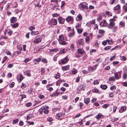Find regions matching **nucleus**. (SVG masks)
Segmentation results:
<instances>
[{"mask_svg": "<svg viewBox=\"0 0 127 127\" xmlns=\"http://www.w3.org/2000/svg\"><path fill=\"white\" fill-rule=\"evenodd\" d=\"M117 18V17L115 16H114L113 18L110 20V23L109 24L108 27L109 28H111L114 26L115 25V23L114 22L116 20Z\"/></svg>", "mask_w": 127, "mask_h": 127, "instance_id": "1", "label": "nucleus"}, {"mask_svg": "<svg viewBox=\"0 0 127 127\" xmlns=\"http://www.w3.org/2000/svg\"><path fill=\"white\" fill-rule=\"evenodd\" d=\"M80 8L82 10H83L85 9H87L88 8L87 4L85 3H81L80 5Z\"/></svg>", "mask_w": 127, "mask_h": 127, "instance_id": "2", "label": "nucleus"}, {"mask_svg": "<svg viewBox=\"0 0 127 127\" xmlns=\"http://www.w3.org/2000/svg\"><path fill=\"white\" fill-rule=\"evenodd\" d=\"M57 23V20L55 19H53L51 20L48 23V24L50 25H56Z\"/></svg>", "mask_w": 127, "mask_h": 127, "instance_id": "3", "label": "nucleus"}, {"mask_svg": "<svg viewBox=\"0 0 127 127\" xmlns=\"http://www.w3.org/2000/svg\"><path fill=\"white\" fill-rule=\"evenodd\" d=\"M42 39V38L41 37H39L36 38L33 41V42L34 44H38L40 42Z\"/></svg>", "mask_w": 127, "mask_h": 127, "instance_id": "4", "label": "nucleus"}, {"mask_svg": "<svg viewBox=\"0 0 127 127\" xmlns=\"http://www.w3.org/2000/svg\"><path fill=\"white\" fill-rule=\"evenodd\" d=\"M42 107H44V109H43L44 113L46 114H48L49 112V110H48L49 107L48 106H42Z\"/></svg>", "mask_w": 127, "mask_h": 127, "instance_id": "5", "label": "nucleus"}, {"mask_svg": "<svg viewBox=\"0 0 127 127\" xmlns=\"http://www.w3.org/2000/svg\"><path fill=\"white\" fill-rule=\"evenodd\" d=\"M95 19L93 20L88 22L86 24L87 26L88 27H90L92 24H95Z\"/></svg>", "mask_w": 127, "mask_h": 127, "instance_id": "6", "label": "nucleus"}, {"mask_svg": "<svg viewBox=\"0 0 127 127\" xmlns=\"http://www.w3.org/2000/svg\"><path fill=\"white\" fill-rule=\"evenodd\" d=\"M100 26L101 27H106L107 26V23L105 20H103L100 24Z\"/></svg>", "mask_w": 127, "mask_h": 127, "instance_id": "7", "label": "nucleus"}, {"mask_svg": "<svg viewBox=\"0 0 127 127\" xmlns=\"http://www.w3.org/2000/svg\"><path fill=\"white\" fill-rule=\"evenodd\" d=\"M58 20L60 24H63L64 23L65 20L62 17H60L58 18Z\"/></svg>", "mask_w": 127, "mask_h": 127, "instance_id": "8", "label": "nucleus"}, {"mask_svg": "<svg viewBox=\"0 0 127 127\" xmlns=\"http://www.w3.org/2000/svg\"><path fill=\"white\" fill-rule=\"evenodd\" d=\"M64 113L63 114L62 113H59L57 114L56 116V118L57 119H59L61 117L63 116V115L64 116Z\"/></svg>", "mask_w": 127, "mask_h": 127, "instance_id": "9", "label": "nucleus"}, {"mask_svg": "<svg viewBox=\"0 0 127 127\" xmlns=\"http://www.w3.org/2000/svg\"><path fill=\"white\" fill-rule=\"evenodd\" d=\"M82 19V16L80 14H79L77 16L76 19V21H81Z\"/></svg>", "mask_w": 127, "mask_h": 127, "instance_id": "10", "label": "nucleus"}, {"mask_svg": "<svg viewBox=\"0 0 127 127\" xmlns=\"http://www.w3.org/2000/svg\"><path fill=\"white\" fill-rule=\"evenodd\" d=\"M126 108L125 106H123L121 107L119 110V112L120 113H122L124 111H126Z\"/></svg>", "mask_w": 127, "mask_h": 127, "instance_id": "11", "label": "nucleus"}, {"mask_svg": "<svg viewBox=\"0 0 127 127\" xmlns=\"http://www.w3.org/2000/svg\"><path fill=\"white\" fill-rule=\"evenodd\" d=\"M76 42L80 45L82 46L84 44L83 41L82 40V39H81L78 40Z\"/></svg>", "mask_w": 127, "mask_h": 127, "instance_id": "12", "label": "nucleus"}, {"mask_svg": "<svg viewBox=\"0 0 127 127\" xmlns=\"http://www.w3.org/2000/svg\"><path fill=\"white\" fill-rule=\"evenodd\" d=\"M68 60V59L67 57H66L63 59L61 60V61L62 63L63 64H65L66 63Z\"/></svg>", "mask_w": 127, "mask_h": 127, "instance_id": "13", "label": "nucleus"}, {"mask_svg": "<svg viewBox=\"0 0 127 127\" xmlns=\"http://www.w3.org/2000/svg\"><path fill=\"white\" fill-rule=\"evenodd\" d=\"M24 73L27 76L29 77H31V75L30 73V71L29 70H26L24 72Z\"/></svg>", "mask_w": 127, "mask_h": 127, "instance_id": "14", "label": "nucleus"}, {"mask_svg": "<svg viewBox=\"0 0 127 127\" xmlns=\"http://www.w3.org/2000/svg\"><path fill=\"white\" fill-rule=\"evenodd\" d=\"M114 75L116 79H118L121 77V74L120 73L118 74L117 73H116L114 74Z\"/></svg>", "mask_w": 127, "mask_h": 127, "instance_id": "15", "label": "nucleus"}, {"mask_svg": "<svg viewBox=\"0 0 127 127\" xmlns=\"http://www.w3.org/2000/svg\"><path fill=\"white\" fill-rule=\"evenodd\" d=\"M7 32V33L9 35H11V34L12 33V31L11 30H10L8 29L5 30L4 31V34L5 35L6 33V32Z\"/></svg>", "mask_w": 127, "mask_h": 127, "instance_id": "16", "label": "nucleus"}, {"mask_svg": "<svg viewBox=\"0 0 127 127\" xmlns=\"http://www.w3.org/2000/svg\"><path fill=\"white\" fill-rule=\"evenodd\" d=\"M69 65H67L66 66L63 67H62V69L63 71H66L68 70L69 69Z\"/></svg>", "mask_w": 127, "mask_h": 127, "instance_id": "17", "label": "nucleus"}, {"mask_svg": "<svg viewBox=\"0 0 127 127\" xmlns=\"http://www.w3.org/2000/svg\"><path fill=\"white\" fill-rule=\"evenodd\" d=\"M115 79L114 77H111L109 78V80L107 82V83H110L113 81H115Z\"/></svg>", "mask_w": 127, "mask_h": 127, "instance_id": "18", "label": "nucleus"}, {"mask_svg": "<svg viewBox=\"0 0 127 127\" xmlns=\"http://www.w3.org/2000/svg\"><path fill=\"white\" fill-rule=\"evenodd\" d=\"M102 117V118L103 117V116L101 113H98V115L96 116V118L97 120H99L100 118H101Z\"/></svg>", "mask_w": 127, "mask_h": 127, "instance_id": "19", "label": "nucleus"}, {"mask_svg": "<svg viewBox=\"0 0 127 127\" xmlns=\"http://www.w3.org/2000/svg\"><path fill=\"white\" fill-rule=\"evenodd\" d=\"M17 20L16 18L14 17H12L10 19V22L11 23H13L15 22Z\"/></svg>", "mask_w": 127, "mask_h": 127, "instance_id": "20", "label": "nucleus"}, {"mask_svg": "<svg viewBox=\"0 0 127 127\" xmlns=\"http://www.w3.org/2000/svg\"><path fill=\"white\" fill-rule=\"evenodd\" d=\"M90 98H85L84 101L86 104H88L90 102Z\"/></svg>", "mask_w": 127, "mask_h": 127, "instance_id": "21", "label": "nucleus"}, {"mask_svg": "<svg viewBox=\"0 0 127 127\" xmlns=\"http://www.w3.org/2000/svg\"><path fill=\"white\" fill-rule=\"evenodd\" d=\"M39 32L38 31H32L31 32V33L32 35H37L39 34Z\"/></svg>", "mask_w": 127, "mask_h": 127, "instance_id": "22", "label": "nucleus"}, {"mask_svg": "<svg viewBox=\"0 0 127 127\" xmlns=\"http://www.w3.org/2000/svg\"><path fill=\"white\" fill-rule=\"evenodd\" d=\"M73 19L70 16H68L66 18V21L67 22H69L70 21H72L73 20Z\"/></svg>", "mask_w": 127, "mask_h": 127, "instance_id": "23", "label": "nucleus"}, {"mask_svg": "<svg viewBox=\"0 0 127 127\" xmlns=\"http://www.w3.org/2000/svg\"><path fill=\"white\" fill-rule=\"evenodd\" d=\"M33 117V115L32 114H29L27 116V120H29L31 118Z\"/></svg>", "mask_w": 127, "mask_h": 127, "instance_id": "24", "label": "nucleus"}, {"mask_svg": "<svg viewBox=\"0 0 127 127\" xmlns=\"http://www.w3.org/2000/svg\"><path fill=\"white\" fill-rule=\"evenodd\" d=\"M123 8L124 11L127 12V3L123 6Z\"/></svg>", "mask_w": 127, "mask_h": 127, "instance_id": "25", "label": "nucleus"}, {"mask_svg": "<svg viewBox=\"0 0 127 127\" xmlns=\"http://www.w3.org/2000/svg\"><path fill=\"white\" fill-rule=\"evenodd\" d=\"M74 35L75 32L74 31H73L72 32H70L68 34V36L70 37L73 36Z\"/></svg>", "mask_w": 127, "mask_h": 127, "instance_id": "26", "label": "nucleus"}, {"mask_svg": "<svg viewBox=\"0 0 127 127\" xmlns=\"http://www.w3.org/2000/svg\"><path fill=\"white\" fill-rule=\"evenodd\" d=\"M59 43L60 44L63 45H66L67 44V42L64 41H59Z\"/></svg>", "mask_w": 127, "mask_h": 127, "instance_id": "27", "label": "nucleus"}, {"mask_svg": "<svg viewBox=\"0 0 127 127\" xmlns=\"http://www.w3.org/2000/svg\"><path fill=\"white\" fill-rule=\"evenodd\" d=\"M100 87L103 90L106 89L107 87V86L106 85H101Z\"/></svg>", "mask_w": 127, "mask_h": 127, "instance_id": "28", "label": "nucleus"}, {"mask_svg": "<svg viewBox=\"0 0 127 127\" xmlns=\"http://www.w3.org/2000/svg\"><path fill=\"white\" fill-rule=\"evenodd\" d=\"M77 52L79 54H83L84 52V51L81 49H78Z\"/></svg>", "mask_w": 127, "mask_h": 127, "instance_id": "29", "label": "nucleus"}, {"mask_svg": "<svg viewBox=\"0 0 127 127\" xmlns=\"http://www.w3.org/2000/svg\"><path fill=\"white\" fill-rule=\"evenodd\" d=\"M59 94L57 92L54 93L53 94L50 95L51 96H57Z\"/></svg>", "mask_w": 127, "mask_h": 127, "instance_id": "30", "label": "nucleus"}, {"mask_svg": "<svg viewBox=\"0 0 127 127\" xmlns=\"http://www.w3.org/2000/svg\"><path fill=\"white\" fill-rule=\"evenodd\" d=\"M58 50V49L57 48H54L52 49H50L49 51L51 52H56Z\"/></svg>", "mask_w": 127, "mask_h": 127, "instance_id": "31", "label": "nucleus"}, {"mask_svg": "<svg viewBox=\"0 0 127 127\" xmlns=\"http://www.w3.org/2000/svg\"><path fill=\"white\" fill-rule=\"evenodd\" d=\"M12 27L14 28L17 27L18 26V24L17 23H15L11 25Z\"/></svg>", "mask_w": 127, "mask_h": 127, "instance_id": "32", "label": "nucleus"}, {"mask_svg": "<svg viewBox=\"0 0 127 127\" xmlns=\"http://www.w3.org/2000/svg\"><path fill=\"white\" fill-rule=\"evenodd\" d=\"M121 27H124L125 26V22L123 21H121L119 24Z\"/></svg>", "mask_w": 127, "mask_h": 127, "instance_id": "33", "label": "nucleus"}, {"mask_svg": "<svg viewBox=\"0 0 127 127\" xmlns=\"http://www.w3.org/2000/svg\"><path fill=\"white\" fill-rule=\"evenodd\" d=\"M121 6L120 4H118L115 7L114 9L115 10H118L120 8Z\"/></svg>", "mask_w": 127, "mask_h": 127, "instance_id": "34", "label": "nucleus"}, {"mask_svg": "<svg viewBox=\"0 0 127 127\" xmlns=\"http://www.w3.org/2000/svg\"><path fill=\"white\" fill-rule=\"evenodd\" d=\"M59 39L60 41H63L64 39V38L63 36L61 35L59 36Z\"/></svg>", "mask_w": 127, "mask_h": 127, "instance_id": "35", "label": "nucleus"}, {"mask_svg": "<svg viewBox=\"0 0 127 127\" xmlns=\"http://www.w3.org/2000/svg\"><path fill=\"white\" fill-rule=\"evenodd\" d=\"M110 105L109 104H105L103 105L102 107L104 108H106L108 107Z\"/></svg>", "mask_w": 127, "mask_h": 127, "instance_id": "36", "label": "nucleus"}, {"mask_svg": "<svg viewBox=\"0 0 127 127\" xmlns=\"http://www.w3.org/2000/svg\"><path fill=\"white\" fill-rule=\"evenodd\" d=\"M44 107H41V108H40L39 110V111L40 112V114H42V112L43 111V109H44Z\"/></svg>", "mask_w": 127, "mask_h": 127, "instance_id": "37", "label": "nucleus"}, {"mask_svg": "<svg viewBox=\"0 0 127 127\" xmlns=\"http://www.w3.org/2000/svg\"><path fill=\"white\" fill-rule=\"evenodd\" d=\"M72 74H75L77 73L76 70L74 68H73L72 70Z\"/></svg>", "mask_w": 127, "mask_h": 127, "instance_id": "38", "label": "nucleus"}, {"mask_svg": "<svg viewBox=\"0 0 127 127\" xmlns=\"http://www.w3.org/2000/svg\"><path fill=\"white\" fill-rule=\"evenodd\" d=\"M41 60V59L40 58H38L37 59H33V61H35L36 62H40Z\"/></svg>", "mask_w": 127, "mask_h": 127, "instance_id": "39", "label": "nucleus"}, {"mask_svg": "<svg viewBox=\"0 0 127 127\" xmlns=\"http://www.w3.org/2000/svg\"><path fill=\"white\" fill-rule=\"evenodd\" d=\"M26 84H25L24 83H22V85L21 87L22 89H24L26 87Z\"/></svg>", "mask_w": 127, "mask_h": 127, "instance_id": "40", "label": "nucleus"}, {"mask_svg": "<svg viewBox=\"0 0 127 127\" xmlns=\"http://www.w3.org/2000/svg\"><path fill=\"white\" fill-rule=\"evenodd\" d=\"M66 49H63L61 50L60 52L59 53H64L66 52Z\"/></svg>", "mask_w": 127, "mask_h": 127, "instance_id": "41", "label": "nucleus"}, {"mask_svg": "<svg viewBox=\"0 0 127 127\" xmlns=\"http://www.w3.org/2000/svg\"><path fill=\"white\" fill-rule=\"evenodd\" d=\"M116 87L115 85H113L110 88V90L112 91H113L114 89H115Z\"/></svg>", "mask_w": 127, "mask_h": 127, "instance_id": "42", "label": "nucleus"}, {"mask_svg": "<svg viewBox=\"0 0 127 127\" xmlns=\"http://www.w3.org/2000/svg\"><path fill=\"white\" fill-rule=\"evenodd\" d=\"M30 60H31L29 58H27L25 59V60L24 61V62L25 63H26L30 61Z\"/></svg>", "mask_w": 127, "mask_h": 127, "instance_id": "43", "label": "nucleus"}, {"mask_svg": "<svg viewBox=\"0 0 127 127\" xmlns=\"http://www.w3.org/2000/svg\"><path fill=\"white\" fill-rule=\"evenodd\" d=\"M42 62L45 63H47V61L46 59L42 58L41 60Z\"/></svg>", "mask_w": 127, "mask_h": 127, "instance_id": "44", "label": "nucleus"}, {"mask_svg": "<svg viewBox=\"0 0 127 127\" xmlns=\"http://www.w3.org/2000/svg\"><path fill=\"white\" fill-rule=\"evenodd\" d=\"M38 97H39V98L41 99H43L45 97L43 95H39L38 96Z\"/></svg>", "mask_w": 127, "mask_h": 127, "instance_id": "45", "label": "nucleus"}, {"mask_svg": "<svg viewBox=\"0 0 127 127\" xmlns=\"http://www.w3.org/2000/svg\"><path fill=\"white\" fill-rule=\"evenodd\" d=\"M23 76L22 74H21L20 75V78L19 79L20 81V82L23 79Z\"/></svg>", "mask_w": 127, "mask_h": 127, "instance_id": "46", "label": "nucleus"}, {"mask_svg": "<svg viewBox=\"0 0 127 127\" xmlns=\"http://www.w3.org/2000/svg\"><path fill=\"white\" fill-rule=\"evenodd\" d=\"M102 19V17H101V16H100L97 17V21H99L101 20Z\"/></svg>", "mask_w": 127, "mask_h": 127, "instance_id": "47", "label": "nucleus"}, {"mask_svg": "<svg viewBox=\"0 0 127 127\" xmlns=\"http://www.w3.org/2000/svg\"><path fill=\"white\" fill-rule=\"evenodd\" d=\"M99 82L98 80H95L94 81V85L97 84L99 83Z\"/></svg>", "mask_w": 127, "mask_h": 127, "instance_id": "48", "label": "nucleus"}, {"mask_svg": "<svg viewBox=\"0 0 127 127\" xmlns=\"http://www.w3.org/2000/svg\"><path fill=\"white\" fill-rule=\"evenodd\" d=\"M60 74L59 73H58L56 74L55 76V78L57 79L60 78Z\"/></svg>", "mask_w": 127, "mask_h": 127, "instance_id": "49", "label": "nucleus"}, {"mask_svg": "<svg viewBox=\"0 0 127 127\" xmlns=\"http://www.w3.org/2000/svg\"><path fill=\"white\" fill-rule=\"evenodd\" d=\"M99 33L102 34L104 33V31L102 30H99L98 32Z\"/></svg>", "mask_w": 127, "mask_h": 127, "instance_id": "50", "label": "nucleus"}, {"mask_svg": "<svg viewBox=\"0 0 127 127\" xmlns=\"http://www.w3.org/2000/svg\"><path fill=\"white\" fill-rule=\"evenodd\" d=\"M77 30L78 32L79 33H81L83 31V30L80 29H78Z\"/></svg>", "mask_w": 127, "mask_h": 127, "instance_id": "51", "label": "nucleus"}, {"mask_svg": "<svg viewBox=\"0 0 127 127\" xmlns=\"http://www.w3.org/2000/svg\"><path fill=\"white\" fill-rule=\"evenodd\" d=\"M83 89V87L82 85L79 86L77 89L78 90L80 91Z\"/></svg>", "mask_w": 127, "mask_h": 127, "instance_id": "52", "label": "nucleus"}, {"mask_svg": "<svg viewBox=\"0 0 127 127\" xmlns=\"http://www.w3.org/2000/svg\"><path fill=\"white\" fill-rule=\"evenodd\" d=\"M29 29L31 31H32L35 29V28L34 27L31 26L29 28Z\"/></svg>", "mask_w": 127, "mask_h": 127, "instance_id": "53", "label": "nucleus"}, {"mask_svg": "<svg viewBox=\"0 0 127 127\" xmlns=\"http://www.w3.org/2000/svg\"><path fill=\"white\" fill-rule=\"evenodd\" d=\"M52 16L53 17H56L58 16H59V15L57 13H55L54 14H53Z\"/></svg>", "mask_w": 127, "mask_h": 127, "instance_id": "54", "label": "nucleus"}, {"mask_svg": "<svg viewBox=\"0 0 127 127\" xmlns=\"http://www.w3.org/2000/svg\"><path fill=\"white\" fill-rule=\"evenodd\" d=\"M14 85V82H12L9 85V87H10L12 88L13 87Z\"/></svg>", "mask_w": 127, "mask_h": 127, "instance_id": "55", "label": "nucleus"}, {"mask_svg": "<svg viewBox=\"0 0 127 127\" xmlns=\"http://www.w3.org/2000/svg\"><path fill=\"white\" fill-rule=\"evenodd\" d=\"M18 119H16L14 120L13 121V124H15L18 121Z\"/></svg>", "mask_w": 127, "mask_h": 127, "instance_id": "56", "label": "nucleus"}, {"mask_svg": "<svg viewBox=\"0 0 127 127\" xmlns=\"http://www.w3.org/2000/svg\"><path fill=\"white\" fill-rule=\"evenodd\" d=\"M65 3L64 1H63L62 2V4L61 6V7L62 8L65 5Z\"/></svg>", "mask_w": 127, "mask_h": 127, "instance_id": "57", "label": "nucleus"}, {"mask_svg": "<svg viewBox=\"0 0 127 127\" xmlns=\"http://www.w3.org/2000/svg\"><path fill=\"white\" fill-rule=\"evenodd\" d=\"M45 72V70L44 68H42L41 70V73L42 74H44Z\"/></svg>", "mask_w": 127, "mask_h": 127, "instance_id": "58", "label": "nucleus"}, {"mask_svg": "<svg viewBox=\"0 0 127 127\" xmlns=\"http://www.w3.org/2000/svg\"><path fill=\"white\" fill-rule=\"evenodd\" d=\"M13 66V64H10L8 65L7 67L9 68H10L12 67Z\"/></svg>", "mask_w": 127, "mask_h": 127, "instance_id": "59", "label": "nucleus"}, {"mask_svg": "<svg viewBox=\"0 0 127 127\" xmlns=\"http://www.w3.org/2000/svg\"><path fill=\"white\" fill-rule=\"evenodd\" d=\"M32 105L31 103L30 102H29L26 104V106L27 107H29L31 106Z\"/></svg>", "mask_w": 127, "mask_h": 127, "instance_id": "60", "label": "nucleus"}, {"mask_svg": "<svg viewBox=\"0 0 127 127\" xmlns=\"http://www.w3.org/2000/svg\"><path fill=\"white\" fill-rule=\"evenodd\" d=\"M106 41H107V42H108V43L109 44H111L112 43V41L111 40H106Z\"/></svg>", "mask_w": 127, "mask_h": 127, "instance_id": "61", "label": "nucleus"}, {"mask_svg": "<svg viewBox=\"0 0 127 127\" xmlns=\"http://www.w3.org/2000/svg\"><path fill=\"white\" fill-rule=\"evenodd\" d=\"M117 107L116 106H114L113 108V111L114 112H115L116 111V110L117 109Z\"/></svg>", "mask_w": 127, "mask_h": 127, "instance_id": "62", "label": "nucleus"}, {"mask_svg": "<svg viewBox=\"0 0 127 127\" xmlns=\"http://www.w3.org/2000/svg\"><path fill=\"white\" fill-rule=\"evenodd\" d=\"M47 120L48 121L51 122L53 120V119L52 118L49 117L47 118Z\"/></svg>", "mask_w": 127, "mask_h": 127, "instance_id": "63", "label": "nucleus"}, {"mask_svg": "<svg viewBox=\"0 0 127 127\" xmlns=\"http://www.w3.org/2000/svg\"><path fill=\"white\" fill-rule=\"evenodd\" d=\"M70 48L71 50H74V46L73 44H72L70 46Z\"/></svg>", "mask_w": 127, "mask_h": 127, "instance_id": "64", "label": "nucleus"}]
</instances>
